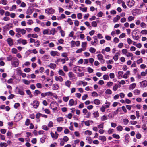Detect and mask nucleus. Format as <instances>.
Segmentation results:
<instances>
[{"mask_svg":"<svg viewBox=\"0 0 147 147\" xmlns=\"http://www.w3.org/2000/svg\"><path fill=\"white\" fill-rule=\"evenodd\" d=\"M126 55L127 57H132L133 56V54L131 53L128 52L126 54Z\"/></svg>","mask_w":147,"mask_h":147,"instance_id":"obj_55","label":"nucleus"},{"mask_svg":"<svg viewBox=\"0 0 147 147\" xmlns=\"http://www.w3.org/2000/svg\"><path fill=\"white\" fill-rule=\"evenodd\" d=\"M114 42L115 43H118L119 41V39L117 37H115L114 39Z\"/></svg>","mask_w":147,"mask_h":147,"instance_id":"obj_63","label":"nucleus"},{"mask_svg":"<svg viewBox=\"0 0 147 147\" xmlns=\"http://www.w3.org/2000/svg\"><path fill=\"white\" fill-rule=\"evenodd\" d=\"M30 123V120L28 119H27L25 122V124L27 126H28Z\"/></svg>","mask_w":147,"mask_h":147,"instance_id":"obj_43","label":"nucleus"},{"mask_svg":"<svg viewBox=\"0 0 147 147\" xmlns=\"http://www.w3.org/2000/svg\"><path fill=\"white\" fill-rule=\"evenodd\" d=\"M69 102V105L72 106L74 105L75 102L73 99H71L70 100Z\"/></svg>","mask_w":147,"mask_h":147,"instance_id":"obj_29","label":"nucleus"},{"mask_svg":"<svg viewBox=\"0 0 147 147\" xmlns=\"http://www.w3.org/2000/svg\"><path fill=\"white\" fill-rule=\"evenodd\" d=\"M133 32H134V34H135V35H132V37L133 38L136 40H138L139 38L140 37L138 35L137 32L135 31H134Z\"/></svg>","mask_w":147,"mask_h":147,"instance_id":"obj_5","label":"nucleus"},{"mask_svg":"<svg viewBox=\"0 0 147 147\" xmlns=\"http://www.w3.org/2000/svg\"><path fill=\"white\" fill-rule=\"evenodd\" d=\"M53 89L54 90H57L59 88V86L57 84H53Z\"/></svg>","mask_w":147,"mask_h":147,"instance_id":"obj_53","label":"nucleus"},{"mask_svg":"<svg viewBox=\"0 0 147 147\" xmlns=\"http://www.w3.org/2000/svg\"><path fill=\"white\" fill-rule=\"evenodd\" d=\"M42 128L45 130H48L49 128H48L47 126L46 125H44L42 127Z\"/></svg>","mask_w":147,"mask_h":147,"instance_id":"obj_57","label":"nucleus"},{"mask_svg":"<svg viewBox=\"0 0 147 147\" xmlns=\"http://www.w3.org/2000/svg\"><path fill=\"white\" fill-rule=\"evenodd\" d=\"M92 26L94 27H96L97 24L96 21H93L92 22Z\"/></svg>","mask_w":147,"mask_h":147,"instance_id":"obj_42","label":"nucleus"},{"mask_svg":"<svg viewBox=\"0 0 147 147\" xmlns=\"http://www.w3.org/2000/svg\"><path fill=\"white\" fill-rule=\"evenodd\" d=\"M50 67L52 69H54L56 67V65L54 63H51L49 65Z\"/></svg>","mask_w":147,"mask_h":147,"instance_id":"obj_25","label":"nucleus"},{"mask_svg":"<svg viewBox=\"0 0 147 147\" xmlns=\"http://www.w3.org/2000/svg\"><path fill=\"white\" fill-rule=\"evenodd\" d=\"M118 86L117 84H115L113 87V90L114 91H116L118 88Z\"/></svg>","mask_w":147,"mask_h":147,"instance_id":"obj_64","label":"nucleus"},{"mask_svg":"<svg viewBox=\"0 0 147 147\" xmlns=\"http://www.w3.org/2000/svg\"><path fill=\"white\" fill-rule=\"evenodd\" d=\"M23 82L26 85H29L30 83V81L24 79L22 80Z\"/></svg>","mask_w":147,"mask_h":147,"instance_id":"obj_19","label":"nucleus"},{"mask_svg":"<svg viewBox=\"0 0 147 147\" xmlns=\"http://www.w3.org/2000/svg\"><path fill=\"white\" fill-rule=\"evenodd\" d=\"M1 3L4 5H6L7 3V1L6 0H1Z\"/></svg>","mask_w":147,"mask_h":147,"instance_id":"obj_48","label":"nucleus"},{"mask_svg":"<svg viewBox=\"0 0 147 147\" xmlns=\"http://www.w3.org/2000/svg\"><path fill=\"white\" fill-rule=\"evenodd\" d=\"M113 84V83L111 82H109L107 83V85L108 87H110Z\"/></svg>","mask_w":147,"mask_h":147,"instance_id":"obj_60","label":"nucleus"},{"mask_svg":"<svg viewBox=\"0 0 147 147\" xmlns=\"http://www.w3.org/2000/svg\"><path fill=\"white\" fill-rule=\"evenodd\" d=\"M141 32L143 34H147V30H142Z\"/></svg>","mask_w":147,"mask_h":147,"instance_id":"obj_62","label":"nucleus"},{"mask_svg":"<svg viewBox=\"0 0 147 147\" xmlns=\"http://www.w3.org/2000/svg\"><path fill=\"white\" fill-rule=\"evenodd\" d=\"M123 122L125 125H127L129 122V121L127 119H124L123 120Z\"/></svg>","mask_w":147,"mask_h":147,"instance_id":"obj_41","label":"nucleus"},{"mask_svg":"<svg viewBox=\"0 0 147 147\" xmlns=\"http://www.w3.org/2000/svg\"><path fill=\"white\" fill-rule=\"evenodd\" d=\"M18 94L21 95H24V93L23 90L20 89H18Z\"/></svg>","mask_w":147,"mask_h":147,"instance_id":"obj_16","label":"nucleus"},{"mask_svg":"<svg viewBox=\"0 0 147 147\" xmlns=\"http://www.w3.org/2000/svg\"><path fill=\"white\" fill-rule=\"evenodd\" d=\"M31 105L33 106L34 108H37V101L34 100L33 101V103H31Z\"/></svg>","mask_w":147,"mask_h":147,"instance_id":"obj_17","label":"nucleus"},{"mask_svg":"<svg viewBox=\"0 0 147 147\" xmlns=\"http://www.w3.org/2000/svg\"><path fill=\"white\" fill-rule=\"evenodd\" d=\"M142 58H140L137 61V63L138 64H139L140 63H142Z\"/></svg>","mask_w":147,"mask_h":147,"instance_id":"obj_59","label":"nucleus"},{"mask_svg":"<svg viewBox=\"0 0 147 147\" xmlns=\"http://www.w3.org/2000/svg\"><path fill=\"white\" fill-rule=\"evenodd\" d=\"M134 18V17H133L131 16H129L128 18V19L129 21H131L133 20Z\"/></svg>","mask_w":147,"mask_h":147,"instance_id":"obj_44","label":"nucleus"},{"mask_svg":"<svg viewBox=\"0 0 147 147\" xmlns=\"http://www.w3.org/2000/svg\"><path fill=\"white\" fill-rule=\"evenodd\" d=\"M105 93L108 94H111L112 93V91L110 89H108L105 91Z\"/></svg>","mask_w":147,"mask_h":147,"instance_id":"obj_49","label":"nucleus"},{"mask_svg":"<svg viewBox=\"0 0 147 147\" xmlns=\"http://www.w3.org/2000/svg\"><path fill=\"white\" fill-rule=\"evenodd\" d=\"M84 50H83L82 48L79 49L78 50L76 51V52L77 53H81L82 51H84Z\"/></svg>","mask_w":147,"mask_h":147,"instance_id":"obj_52","label":"nucleus"},{"mask_svg":"<svg viewBox=\"0 0 147 147\" xmlns=\"http://www.w3.org/2000/svg\"><path fill=\"white\" fill-rule=\"evenodd\" d=\"M30 64V62L27 61L25 62V63L23 65V67H24L25 66H28Z\"/></svg>","mask_w":147,"mask_h":147,"instance_id":"obj_32","label":"nucleus"},{"mask_svg":"<svg viewBox=\"0 0 147 147\" xmlns=\"http://www.w3.org/2000/svg\"><path fill=\"white\" fill-rule=\"evenodd\" d=\"M12 23H9L5 26L4 27V28L6 30H9L12 27Z\"/></svg>","mask_w":147,"mask_h":147,"instance_id":"obj_3","label":"nucleus"},{"mask_svg":"<svg viewBox=\"0 0 147 147\" xmlns=\"http://www.w3.org/2000/svg\"><path fill=\"white\" fill-rule=\"evenodd\" d=\"M94 104L96 105H98L100 103V101L98 99H95L94 101Z\"/></svg>","mask_w":147,"mask_h":147,"instance_id":"obj_26","label":"nucleus"},{"mask_svg":"<svg viewBox=\"0 0 147 147\" xmlns=\"http://www.w3.org/2000/svg\"><path fill=\"white\" fill-rule=\"evenodd\" d=\"M120 18V17L119 15H117L116 17H115L113 19V22L115 23L117 22Z\"/></svg>","mask_w":147,"mask_h":147,"instance_id":"obj_10","label":"nucleus"},{"mask_svg":"<svg viewBox=\"0 0 147 147\" xmlns=\"http://www.w3.org/2000/svg\"><path fill=\"white\" fill-rule=\"evenodd\" d=\"M51 55L53 57L55 56H59L60 55L59 53L57 51H51L50 52Z\"/></svg>","mask_w":147,"mask_h":147,"instance_id":"obj_6","label":"nucleus"},{"mask_svg":"<svg viewBox=\"0 0 147 147\" xmlns=\"http://www.w3.org/2000/svg\"><path fill=\"white\" fill-rule=\"evenodd\" d=\"M140 91L138 89H136L134 90V94L136 95H138L139 94Z\"/></svg>","mask_w":147,"mask_h":147,"instance_id":"obj_34","label":"nucleus"},{"mask_svg":"<svg viewBox=\"0 0 147 147\" xmlns=\"http://www.w3.org/2000/svg\"><path fill=\"white\" fill-rule=\"evenodd\" d=\"M99 139L102 141H106V138L105 136H100Z\"/></svg>","mask_w":147,"mask_h":147,"instance_id":"obj_21","label":"nucleus"},{"mask_svg":"<svg viewBox=\"0 0 147 147\" xmlns=\"http://www.w3.org/2000/svg\"><path fill=\"white\" fill-rule=\"evenodd\" d=\"M19 61L16 57H14L13 60L11 61V64L13 67H16L18 66L19 64Z\"/></svg>","mask_w":147,"mask_h":147,"instance_id":"obj_1","label":"nucleus"},{"mask_svg":"<svg viewBox=\"0 0 147 147\" xmlns=\"http://www.w3.org/2000/svg\"><path fill=\"white\" fill-rule=\"evenodd\" d=\"M7 41L9 46H11L13 45V40L11 38H8L7 39Z\"/></svg>","mask_w":147,"mask_h":147,"instance_id":"obj_7","label":"nucleus"},{"mask_svg":"<svg viewBox=\"0 0 147 147\" xmlns=\"http://www.w3.org/2000/svg\"><path fill=\"white\" fill-rule=\"evenodd\" d=\"M50 134L51 137L53 138H54L55 139H57L58 138L59 134L57 133L56 132H55V133L51 132Z\"/></svg>","mask_w":147,"mask_h":147,"instance_id":"obj_8","label":"nucleus"},{"mask_svg":"<svg viewBox=\"0 0 147 147\" xmlns=\"http://www.w3.org/2000/svg\"><path fill=\"white\" fill-rule=\"evenodd\" d=\"M84 134H85L86 135H90L92 134V132L91 131H90L89 130H87L85 132Z\"/></svg>","mask_w":147,"mask_h":147,"instance_id":"obj_39","label":"nucleus"},{"mask_svg":"<svg viewBox=\"0 0 147 147\" xmlns=\"http://www.w3.org/2000/svg\"><path fill=\"white\" fill-rule=\"evenodd\" d=\"M125 36L126 35L124 33H122L119 36V38H122L125 37Z\"/></svg>","mask_w":147,"mask_h":147,"instance_id":"obj_58","label":"nucleus"},{"mask_svg":"<svg viewBox=\"0 0 147 147\" xmlns=\"http://www.w3.org/2000/svg\"><path fill=\"white\" fill-rule=\"evenodd\" d=\"M97 57L98 60H102L103 59V56L101 54H98L97 55Z\"/></svg>","mask_w":147,"mask_h":147,"instance_id":"obj_22","label":"nucleus"},{"mask_svg":"<svg viewBox=\"0 0 147 147\" xmlns=\"http://www.w3.org/2000/svg\"><path fill=\"white\" fill-rule=\"evenodd\" d=\"M89 51L92 53H94L96 52V50L94 48L91 47L89 49Z\"/></svg>","mask_w":147,"mask_h":147,"instance_id":"obj_30","label":"nucleus"},{"mask_svg":"<svg viewBox=\"0 0 147 147\" xmlns=\"http://www.w3.org/2000/svg\"><path fill=\"white\" fill-rule=\"evenodd\" d=\"M118 53H116V54L113 57V59L115 61H116L118 59V56L117 54Z\"/></svg>","mask_w":147,"mask_h":147,"instance_id":"obj_28","label":"nucleus"},{"mask_svg":"<svg viewBox=\"0 0 147 147\" xmlns=\"http://www.w3.org/2000/svg\"><path fill=\"white\" fill-rule=\"evenodd\" d=\"M53 122L51 121H50L49 122L48 124V127L50 128L52 127L53 126Z\"/></svg>","mask_w":147,"mask_h":147,"instance_id":"obj_35","label":"nucleus"},{"mask_svg":"<svg viewBox=\"0 0 147 147\" xmlns=\"http://www.w3.org/2000/svg\"><path fill=\"white\" fill-rule=\"evenodd\" d=\"M122 52L123 54L126 55L128 52L127 50L125 49L122 50Z\"/></svg>","mask_w":147,"mask_h":147,"instance_id":"obj_47","label":"nucleus"},{"mask_svg":"<svg viewBox=\"0 0 147 147\" xmlns=\"http://www.w3.org/2000/svg\"><path fill=\"white\" fill-rule=\"evenodd\" d=\"M11 55H9L7 57L8 61H11L13 60V57Z\"/></svg>","mask_w":147,"mask_h":147,"instance_id":"obj_18","label":"nucleus"},{"mask_svg":"<svg viewBox=\"0 0 147 147\" xmlns=\"http://www.w3.org/2000/svg\"><path fill=\"white\" fill-rule=\"evenodd\" d=\"M45 12L49 14H52L54 13V10L52 8H48L45 10Z\"/></svg>","mask_w":147,"mask_h":147,"instance_id":"obj_2","label":"nucleus"},{"mask_svg":"<svg viewBox=\"0 0 147 147\" xmlns=\"http://www.w3.org/2000/svg\"><path fill=\"white\" fill-rule=\"evenodd\" d=\"M7 138H10L13 136L12 134L10 131H8L7 133Z\"/></svg>","mask_w":147,"mask_h":147,"instance_id":"obj_15","label":"nucleus"},{"mask_svg":"<svg viewBox=\"0 0 147 147\" xmlns=\"http://www.w3.org/2000/svg\"><path fill=\"white\" fill-rule=\"evenodd\" d=\"M55 80L57 81H59L60 82H62L63 81V79L60 76L59 77L55 76Z\"/></svg>","mask_w":147,"mask_h":147,"instance_id":"obj_9","label":"nucleus"},{"mask_svg":"<svg viewBox=\"0 0 147 147\" xmlns=\"http://www.w3.org/2000/svg\"><path fill=\"white\" fill-rule=\"evenodd\" d=\"M87 44V42H83L82 44V47L83 48H85L86 47V45Z\"/></svg>","mask_w":147,"mask_h":147,"instance_id":"obj_31","label":"nucleus"},{"mask_svg":"<svg viewBox=\"0 0 147 147\" xmlns=\"http://www.w3.org/2000/svg\"><path fill=\"white\" fill-rule=\"evenodd\" d=\"M8 144L7 143H5V142H3V143H0V147H6L7 146Z\"/></svg>","mask_w":147,"mask_h":147,"instance_id":"obj_13","label":"nucleus"},{"mask_svg":"<svg viewBox=\"0 0 147 147\" xmlns=\"http://www.w3.org/2000/svg\"><path fill=\"white\" fill-rule=\"evenodd\" d=\"M40 115H41L42 117L45 118H47V115H45L39 113H37V118H38Z\"/></svg>","mask_w":147,"mask_h":147,"instance_id":"obj_24","label":"nucleus"},{"mask_svg":"<svg viewBox=\"0 0 147 147\" xmlns=\"http://www.w3.org/2000/svg\"><path fill=\"white\" fill-rule=\"evenodd\" d=\"M71 82L70 81L67 80L65 82V85L68 88H70Z\"/></svg>","mask_w":147,"mask_h":147,"instance_id":"obj_11","label":"nucleus"},{"mask_svg":"<svg viewBox=\"0 0 147 147\" xmlns=\"http://www.w3.org/2000/svg\"><path fill=\"white\" fill-rule=\"evenodd\" d=\"M74 74L72 72H70L69 73V76L70 78H72L74 76Z\"/></svg>","mask_w":147,"mask_h":147,"instance_id":"obj_54","label":"nucleus"},{"mask_svg":"<svg viewBox=\"0 0 147 147\" xmlns=\"http://www.w3.org/2000/svg\"><path fill=\"white\" fill-rule=\"evenodd\" d=\"M92 95L93 96H98V94L96 92H93L92 94Z\"/></svg>","mask_w":147,"mask_h":147,"instance_id":"obj_56","label":"nucleus"},{"mask_svg":"<svg viewBox=\"0 0 147 147\" xmlns=\"http://www.w3.org/2000/svg\"><path fill=\"white\" fill-rule=\"evenodd\" d=\"M123 128L122 127L121 125H119L117 127V130L119 131H122L123 130Z\"/></svg>","mask_w":147,"mask_h":147,"instance_id":"obj_38","label":"nucleus"},{"mask_svg":"<svg viewBox=\"0 0 147 147\" xmlns=\"http://www.w3.org/2000/svg\"><path fill=\"white\" fill-rule=\"evenodd\" d=\"M33 12L32 10L30 9H28L26 11V13L27 14L30 15Z\"/></svg>","mask_w":147,"mask_h":147,"instance_id":"obj_27","label":"nucleus"},{"mask_svg":"<svg viewBox=\"0 0 147 147\" xmlns=\"http://www.w3.org/2000/svg\"><path fill=\"white\" fill-rule=\"evenodd\" d=\"M93 114L94 117H97L99 115V113L98 111L94 112Z\"/></svg>","mask_w":147,"mask_h":147,"instance_id":"obj_33","label":"nucleus"},{"mask_svg":"<svg viewBox=\"0 0 147 147\" xmlns=\"http://www.w3.org/2000/svg\"><path fill=\"white\" fill-rule=\"evenodd\" d=\"M136 84L135 83H134L131 84L129 88V90L133 89L136 87Z\"/></svg>","mask_w":147,"mask_h":147,"instance_id":"obj_12","label":"nucleus"},{"mask_svg":"<svg viewBox=\"0 0 147 147\" xmlns=\"http://www.w3.org/2000/svg\"><path fill=\"white\" fill-rule=\"evenodd\" d=\"M116 139H119L120 138V136L119 135L116 134H113L112 135Z\"/></svg>","mask_w":147,"mask_h":147,"instance_id":"obj_36","label":"nucleus"},{"mask_svg":"<svg viewBox=\"0 0 147 147\" xmlns=\"http://www.w3.org/2000/svg\"><path fill=\"white\" fill-rule=\"evenodd\" d=\"M57 120L58 122L63 121V119L62 117H59L57 119Z\"/></svg>","mask_w":147,"mask_h":147,"instance_id":"obj_45","label":"nucleus"},{"mask_svg":"<svg viewBox=\"0 0 147 147\" xmlns=\"http://www.w3.org/2000/svg\"><path fill=\"white\" fill-rule=\"evenodd\" d=\"M67 22L70 25H72L73 24V22L72 20L70 18H68L67 21Z\"/></svg>","mask_w":147,"mask_h":147,"instance_id":"obj_46","label":"nucleus"},{"mask_svg":"<svg viewBox=\"0 0 147 147\" xmlns=\"http://www.w3.org/2000/svg\"><path fill=\"white\" fill-rule=\"evenodd\" d=\"M80 10L82 11L83 12H86L87 10V7H85L84 8H82V7H80L79 8Z\"/></svg>","mask_w":147,"mask_h":147,"instance_id":"obj_40","label":"nucleus"},{"mask_svg":"<svg viewBox=\"0 0 147 147\" xmlns=\"http://www.w3.org/2000/svg\"><path fill=\"white\" fill-rule=\"evenodd\" d=\"M108 118L107 116L103 115L101 117V119L102 121H104L107 119Z\"/></svg>","mask_w":147,"mask_h":147,"instance_id":"obj_37","label":"nucleus"},{"mask_svg":"<svg viewBox=\"0 0 147 147\" xmlns=\"http://www.w3.org/2000/svg\"><path fill=\"white\" fill-rule=\"evenodd\" d=\"M109 78V76L107 75H104L103 76V79L105 80H108Z\"/></svg>","mask_w":147,"mask_h":147,"instance_id":"obj_51","label":"nucleus"},{"mask_svg":"<svg viewBox=\"0 0 147 147\" xmlns=\"http://www.w3.org/2000/svg\"><path fill=\"white\" fill-rule=\"evenodd\" d=\"M57 32L55 30V28H52L50 31V34H52L53 35H54L55 33Z\"/></svg>","mask_w":147,"mask_h":147,"instance_id":"obj_14","label":"nucleus"},{"mask_svg":"<svg viewBox=\"0 0 147 147\" xmlns=\"http://www.w3.org/2000/svg\"><path fill=\"white\" fill-rule=\"evenodd\" d=\"M59 74L62 76H65V73L62 70H59L58 71Z\"/></svg>","mask_w":147,"mask_h":147,"instance_id":"obj_20","label":"nucleus"},{"mask_svg":"<svg viewBox=\"0 0 147 147\" xmlns=\"http://www.w3.org/2000/svg\"><path fill=\"white\" fill-rule=\"evenodd\" d=\"M17 50L15 48H13L12 49V52L13 53L16 54L17 53Z\"/></svg>","mask_w":147,"mask_h":147,"instance_id":"obj_50","label":"nucleus"},{"mask_svg":"<svg viewBox=\"0 0 147 147\" xmlns=\"http://www.w3.org/2000/svg\"><path fill=\"white\" fill-rule=\"evenodd\" d=\"M30 71V69L29 68H27L24 69V71L26 72H29Z\"/></svg>","mask_w":147,"mask_h":147,"instance_id":"obj_61","label":"nucleus"},{"mask_svg":"<svg viewBox=\"0 0 147 147\" xmlns=\"http://www.w3.org/2000/svg\"><path fill=\"white\" fill-rule=\"evenodd\" d=\"M32 53V50H28L25 53V55L26 57H28L29 55L30 54Z\"/></svg>","mask_w":147,"mask_h":147,"instance_id":"obj_23","label":"nucleus"},{"mask_svg":"<svg viewBox=\"0 0 147 147\" xmlns=\"http://www.w3.org/2000/svg\"><path fill=\"white\" fill-rule=\"evenodd\" d=\"M140 86L141 87L144 88L147 86V81L146 80L140 82Z\"/></svg>","mask_w":147,"mask_h":147,"instance_id":"obj_4","label":"nucleus"}]
</instances>
